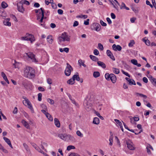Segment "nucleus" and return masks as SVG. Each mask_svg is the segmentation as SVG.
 Masks as SVG:
<instances>
[{
    "instance_id": "nucleus-1",
    "label": "nucleus",
    "mask_w": 156,
    "mask_h": 156,
    "mask_svg": "<svg viewBox=\"0 0 156 156\" xmlns=\"http://www.w3.org/2000/svg\"><path fill=\"white\" fill-rule=\"evenodd\" d=\"M24 75L25 77L32 78L35 76L34 70L31 67H27L24 70Z\"/></svg>"
},
{
    "instance_id": "nucleus-2",
    "label": "nucleus",
    "mask_w": 156,
    "mask_h": 156,
    "mask_svg": "<svg viewBox=\"0 0 156 156\" xmlns=\"http://www.w3.org/2000/svg\"><path fill=\"white\" fill-rule=\"evenodd\" d=\"M105 77L108 80H111L113 83H115L116 81V77L114 74L111 73L110 74L108 73H106L105 75Z\"/></svg>"
},
{
    "instance_id": "nucleus-3",
    "label": "nucleus",
    "mask_w": 156,
    "mask_h": 156,
    "mask_svg": "<svg viewBox=\"0 0 156 156\" xmlns=\"http://www.w3.org/2000/svg\"><path fill=\"white\" fill-rule=\"evenodd\" d=\"M23 103L24 105L26 106H28V108L31 110L32 112L33 113L34 112V109L32 105L28 99L24 100L23 101Z\"/></svg>"
},
{
    "instance_id": "nucleus-4",
    "label": "nucleus",
    "mask_w": 156,
    "mask_h": 156,
    "mask_svg": "<svg viewBox=\"0 0 156 156\" xmlns=\"http://www.w3.org/2000/svg\"><path fill=\"white\" fill-rule=\"evenodd\" d=\"M67 66L65 71V73L66 76H69L71 74V72L73 70L72 66L68 63L66 64Z\"/></svg>"
},
{
    "instance_id": "nucleus-5",
    "label": "nucleus",
    "mask_w": 156,
    "mask_h": 156,
    "mask_svg": "<svg viewBox=\"0 0 156 156\" xmlns=\"http://www.w3.org/2000/svg\"><path fill=\"white\" fill-rule=\"evenodd\" d=\"M27 36L22 37L21 39L22 40L30 41L31 42L34 41V36L31 34H27Z\"/></svg>"
},
{
    "instance_id": "nucleus-6",
    "label": "nucleus",
    "mask_w": 156,
    "mask_h": 156,
    "mask_svg": "<svg viewBox=\"0 0 156 156\" xmlns=\"http://www.w3.org/2000/svg\"><path fill=\"white\" fill-rule=\"evenodd\" d=\"M84 106L86 109L87 111H89L91 108V104L90 102V101L85 100L84 102Z\"/></svg>"
},
{
    "instance_id": "nucleus-7",
    "label": "nucleus",
    "mask_w": 156,
    "mask_h": 156,
    "mask_svg": "<svg viewBox=\"0 0 156 156\" xmlns=\"http://www.w3.org/2000/svg\"><path fill=\"white\" fill-rule=\"evenodd\" d=\"M126 143L127 145L128 148L130 150H135V147L133 146V143L131 140L127 139L126 140Z\"/></svg>"
},
{
    "instance_id": "nucleus-8",
    "label": "nucleus",
    "mask_w": 156,
    "mask_h": 156,
    "mask_svg": "<svg viewBox=\"0 0 156 156\" xmlns=\"http://www.w3.org/2000/svg\"><path fill=\"white\" fill-rule=\"evenodd\" d=\"M22 84L24 87L27 89H30L32 87L31 83L27 81H24Z\"/></svg>"
},
{
    "instance_id": "nucleus-9",
    "label": "nucleus",
    "mask_w": 156,
    "mask_h": 156,
    "mask_svg": "<svg viewBox=\"0 0 156 156\" xmlns=\"http://www.w3.org/2000/svg\"><path fill=\"white\" fill-rule=\"evenodd\" d=\"M26 54L29 58H30L32 61L34 62H36V59L35 58L34 55L33 53L31 52H29L27 53H26Z\"/></svg>"
},
{
    "instance_id": "nucleus-10",
    "label": "nucleus",
    "mask_w": 156,
    "mask_h": 156,
    "mask_svg": "<svg viewBox=\"0 0 156 156\" xmlns=\"http://www.w3.org/2000/svg\"><path fill=\"white\" fill-rule=\"evenodd\" d=\"M61 36L62 38V41H69L70 40L69 37H68V35L65 32L62 34Z\"/></svg>"
},
{
    "instance_id": "nucleus-11",
    "label": "nucleus",
    "mask_w": 156,
    "mask_h": 156,
    "mask_svg": "<svg viewBox=\"0 0 156 156\" xmlns=\"http://www.w3.org/2000/svg\"><path fill=\"white\" fill-rule=\"evenodd\" d=\"M17 6L18 11L23 13L24 11V9L23 8V5L20 2L17 4Z\"/></svg>"
},
{
    "instance_id": "nucleus-12",
    "label": "nucleus",
    "mask_w": 156,
    "mask_h": 156,
    "mask_svg": "<svg viewBox=\"0 0 156 156\" xmlns=\"http://www.w3.org/2000/svg\"><path fill=\"white\" fill-rule=\"evenodd\" d=\"M106 53L107 55L109 57V58L111 59L112 60L115 61V58L112 53L111 51L109 50H108L106 51Z\"/></svg>"
},
{
    "instance_id": "nucleus-13",
    "label": "nucleus",
    "mask_w": 156,
    "mask_h": 156,
    "mask_svg": "<svg viewBox=\"0 0 156 156\" xmlns=\"http://www.w3.org/2000/svg\"><path fill=\"white\" fill-rule=\"evenodd\" d=\"M113 49L115 51H120L122 49V47L119 45H116L115 44H113L112 46Z\"/></svg>"
},
{
    "instance_id": "nucleus-14",
    "label": "nucleus",
    "mask_w": 156,
    "mask_h": 156,
    "mask_svg": "<svg viewBox=\"0 0 156 156\" xmlns=\"http://www.w3.org/2000/svg\"><path fill=\"white\" fill-rule=\"evenodd\" d=\"M40 9H41L40 10H41V12H40V11L39 12V13L37 14V20H39L40 19L41 17L42 16V13H43V15H44V9L42 8H41Z\"/></svg>"
},
{
    "instance_id": "nucleus-15",
    "label": "nucleus",
    "mask_w": 156,
    "mask_h": 156,
    "mask_svg": "<svg viewBox=\"0 0 156 156\" xmlns=\"http://www.w3.org/2000/svg\"><path fill=\"white\" fill-rule=\"evenodd\" d=\"M32 146L37 151L41 153H42L43 151H42L41 149L36 144L34 143H31Z\"/></svg>"
},
{
    "instance_id": "nucleus-16",
    "label": "nucleus",
    "mask_w": 156,
    "mask_h": 156,
    "mask_svg": "<svg viewBox=\"0 0 156 156\" xmlns=\"http://www.w3.org/2000/svg\"><path fill=\"white\" fill-rule=\"evenodd\" d=\"M58 137L60 139L65 140L67 141V134H60L58 135Z\"/></svg>"
},
{
    "instance_id": "nucleus-17",
    "label": "nucleus",
    "mask_w": 156,
    "mask_h": 156,
    "mask_svg": "<svg viewBox=\"0 0 156 156\" xmlns=\"http://www.w3.org/2000/svg\"><path fill=\"white\" fill-rule=\"evenodd\" d=\"M93 26H95L96 27L94 28L95 30L97 31H99L100 30L101 28L100 25L98 23H94L93 24Z\"/></svg>"
},
{
    "instance_id": "nucleus-18",
    "label": "nucleus",
    "mask_w": 156,
    "mask_h": 156,
    "mask_svg": "<svg viewBox=\"0 0 156 156\" xmlns=\"http://www.w3.org/2000/svg\"><path fill=\"white\" fill-rule=\"evenodd\" d=\"M54 122L55 125L58 128H59L60 126V122L58 119L56 118H55L54 119Z\"/></svg>"
},
{
    "instance_id": "nucleus-19",
    "label": "nucleus",
    "mask_w": 156,
    "mask_h": 156,
    "mask_svg": "<svg viewBox=\"0 0 156 156\" xmlns=\"http://www.w3.org/2000/svg\"><path fill=\"white\" fill-rule=\"evenodd\" d=\"M1 76L3 78V79L5 80L9 84V81L8 80L7 77L5 74L3 72H2L1 73Z\"/></svg>"
},
{
    "instance_id": "nucleus-20",
    "label": "nucleus",
    "mask_w": 156,
    "mask_h": 156,
    "mask_svg": "<svg viewBox=\"0 0 156 156\" xmlns=\"http://www.w3.org/2000/svg\"><path fill=\"white\" fill-rule=\"evenodd\" d=\"M97 64L98 66L101 67L103 69H105L106 67L105 64L103 62L100 61H98Z\"/></svg>"
},
{
    "instance_id": "nucleus-21",
    "label": "nucleus",
    "mask_w": 156,
    "mask_h": 156,
    "mask_svg": "<svg viewBox=\"0 0 156 156\" xmlns=\"http://www.w3.org/2000/svg\"><path fill=\"white\" fill-rule=\"evenodd\" d=\"M151 79H150V81L153 84V85L156 87V79L151 77Z\"/></svg>"
},
{
    "instance_id": "nucleus-22",
    "label": "nucleus",
    "mask_w": 156,
    "mask_h": 156,
    "mask_svg": "<svg viewBox=\"0 0 156 156\" xmlns=\"http://www.w3.org/2000/svg\"><path fill=\"white\" fill-rule=\"evenodd\" d=\"M48 42L50 44H51L53 42V39L51 36H48L47 38Z\"/></svg>"
},
{
    "instance_id": "nucleus-23",
    "label": "nucleus",
    "mask_w": 156,
    "mask_h": 156,
    "mask_svg": "<svg viewBox=\"0 0 156 156\" xmlns=\"http://www.w3.org/2000/svg\"><path fill=\"white\" fill-rule=\"evenodd\" d=\"M21 122L23 124L24 126L27 129L29 128V126L28 124L24 120H22Z\"/></svg>"
},
{
    "instance_id": "nucleus-24",
    "label": "nucleus",
    "mask_w": 156,
    "mask_h": 156,
    "mask_svg": "<svg viewBox=\"0 0 156 156\" xmlns=\"http://www.w3.org/2000/svg\"><path fill=\"white\" fill-rule=\"evenodd\" d=\"M93 123L98 125L99 123V119L98 117H95L94 119Z\"/></svg>"
},
{
    "instance_id": "nucleus-25",
    "label": "nucleus",
    "mask_w": 156,
    "mask_h": 156,
    "mask_svg": "<svg viewBox=\"0 0 156 156\" xmlns=\"http://www.w3.org/2000/svg\"><path fill=\"white\" fill-rule=\"evenodd\" d=\"M89 57L90 59L96 62L98 60V58L95 56L90 55Z\"/></svg>"
},
{
    "instance_id": "nucleus-26",
    "label": "nucleus",
    "mask_w": 156,
    "mask_h": 156,
    "mask_svg": "<svg viewBox=\"0 0 156 156\" xmlns=\"http://www.w3.org/2000/svg\"><path fill=\"white\" fill-rule=\"evenodd\" d=\"M67 83L69 84L72 85L75 83V81L73 78H71L67 81Z\"/></svg>"
},
{
    "instance_id": "nucleus-27",
    "label": "nucleus",
    "mask_w": 156,
    "mask_h": 156,
    "mask_svg": "<svg viewBox=\"0 0 156 156\" xmlns=\"http://www.w3.org/2000/svg\"><path fill=\"white\" fill-rule=\"evenodd\" d=\"M47 118L50 121H52L53 120V118L51 115L49 113H46V116Z\"/></svg>"
},
{
    "instance_id": "nucleus-28",
    "label": "nucleus",
    "mask_w": 156,
    "mask_h": 156,
    "mask_svg": "<svg viewBox=\"0 0 156 156\" xmlns=\"http://www.w3.org/2000/svg\"><path fill=\"white\" fill-rule=\"evenodd\" d=\"M93 76L95 78H97L100 76V73L98 72H94L93 73Z\"/></svg>"
},
{
    "instance_id": "nucleus-29",
    "label": "nucleus",
    "mask_w": 156,
    "mask_h": 156,
    "mask_svg": "<svg viewBox=\"0 0 156 156\" xmlns=\"http://www.w3.org/2000/svg\"><path fill=\"white\" fill-rule=\"evenodd\" d=\"M3 23L4 25L8 26H10L11 25V23L10 22L8 21H6V20H4L3 22Z\"/></svg>"
},
{
    "instance_id": "nucleus-30",
    "label": "nucleus",
    "mask_w": 156,
    "mask_h": 156,
    "mask_svg": "<svg viewBox=\"0 0 156 156\" xmlns=\"http://www.w3.org/2000/svg\"><path fill=\"white\" fill-rule=\"evenodd\" d=\"M136 94L137 96H140L143 97L144 99H146L147 98V96L145 95H144L142 94L139 93H136Z\"/></svg>"
},
{
    "instance_id": "nucleus-31",
    "label": "nucleus",
    "mask_w": 156,
    "mask_h": 156,
    "mask_svg": "<svg viewBox=\"0 0 156 156\" xmlns=\"http://www.w3.org/2000/svg\"><path fill=\"white\" fill-rule=\"evenodd\" d=\"M21 4H24L27 5H30L29 2L26 0H22L20 2Z\"/></svg>"
},
{
    "instance_id": "nucleus-32",
    "label": "nucleus",
    "mask_w": 156,
    "mask_h": 156,
    "mask_svg": "<svg viewBox=\"0 0 156 156\" xmlns=\"http://www.w3.org/2000/svg\"><path fill=\"white\" fill-rule=\"evenodd\" d=\"M128 82H129V84L130 85H136V84L135 81L132 79H130Z\"/></svg>"
},
{
    "instance_id": "nucleus-33",
    "label": "nucleus",
    "mask_w": 156,
    "mask_h": 156,
    "mask_svg": "<svg viewBox=\"0 0 156 156\" xmlns=\"http://www.w3.org/2000/svg\"><path fill=\"white\" fill-rule=\"evenodd\" d=\"M0 16H2L3 19H4L6 16V14L5 12L3 11L2 12H0Z\"/></svg>"
},
{
    "instance_id": "nucleus-34",
    "label": "nucleus",
    "mask_w": 156,
    "mask_h": 156,
    "mask_svg": "<svg viewBox=\"0 0 156 156\" xmlns=\"http://www.w3.org/2000/svg\"><path fill=\"white\" fill-rule=\"evenodd\" d=\"M1 6L3 8L5 9L8 7V5L5 2H2L1 3Z\"/></svg>"
},
{
    "instance_id": "nucleus-35",
    "label": "nucleus",
    "mask_w": 156,
    "mask_h": 156,
    "mask_svg": "<svg viewBox=\"0 0 156 156\" xmlns=\"http://www.w3.org/2000/svg\"><path fill=\"white\" fill-rule=\"evenodd\" d=\"M78 62L79 65H80V66H81V65L83 66L84 67H85L86 66V65H85L84 63V62H83L82 61L81 59H80L78 61Z\"/></svg>"
},
{
    "instance_id": "nucleus-36",
    "label": "nucleus",
    "mask_w": 156,
    "mask_h": 156,
    "mask_svg": "<svg viewBox=\"0 0 156 156\" xmlns=\"http://www.w3.org/2000/svg\"><path fill=\"white\" fill-rule=\"evenodd\" d=\"M112 70L113 72L116 74H118L119 73V69L117 68H112Z\"/></svg>"
},
{
    "instance_id": "nucleus-37",
    "label": "nucleus",
    "mask_w": 156,
    "mask_h": 156,
    "mask_svg": "<svg viewBox=\"0 0 156 156\" xmlns=\"http://www.w3.org/2000/svg\"><path fill=\"white\" fill-rule=\"evenodd\" d=\"M23 146L27 151H30V150L29 148L28 145L27 144L25 143H24L23 144Z\"/></svg>"
},
{
    "instance_id": "nucleus-38",
    "label": "nucleus",
    "mask_w": 156,
    "mask_h": 156,
    "mask_svg": "<svg viewBox=\"0 0 156 156\" xmlns=\"http://www.w3.org/2000/svg\"><path fill=\"white\" fill-rule=\"evenodd\" d=\"M67 141H68L69 140L73 141L74 140V138L73 137L70 135H67Z\"/></svg>"
},
{
    "instance_id": "nucleus-39",
    "label": "nucleus",
    "mask_w": 156,
    "mask_h": 156,
    "mask_svg": "<svg viewBox=\"0 0 156 156\" xmlns=\"http://www.w3.org/2000/svg\"><path fill=\"white\" fill-rule=\"evenodd\" d=\"M143 41L146 44L147 46H149L150 45V41L148 39L146 40L144 38L143 39Z\"/></svg>"
},
{
    "instance_id": "nucleus-40",
    "label": "nucleus",
    "mask_w": 156,
    "mask_h": 156,
    "mask_svg": "<svg viewBox=\"0 0 156 156\" xmlns=\"http://www.w3.org/2000/svg\"><path fill=\"white\" fill-rule=\"evenodd\" d=\"M3 139L5 141V142L9 145V144H10L11 143V142L10 140L6 138V137H3Z\"/></svg>"
},
{
    "instance_id": "nucleus-41",
    "label": "nucleus",
    "mask_w": 156,
    "mask_h": 156,
    "mask_svg": "<svg viewBox=\"0 0 156 156\" xmlns=\"http://www.w3.org/2000/svg\"><path fill=\"white\" fill-rule=\"evenodd\" d=\"M109 141L110 142L109 145L110 146L112 145V143L113 142V137L112 136V135H111V136L110 137Z\"/></svg>"
},
{
    "instance_id": "nucleus-42",
    "label": "nucleus",
    "mask_w": 156,
    "mask_h": 156,
    "mask_svg": "<svg viewBox=\"0 0 156 156\" xmlns=\"http://www.w3.org/2000/svg\"><path fill=\"white\" fill-rule=\"evenodd\" d=\"M0 149L2 150V151L5 153H7L8 151L7 150L5 149L0 144Z\"/></svg>"
},
{
    "instance_id": "nucleus-43",
    "label": "nucleus",
    "mask_w": 156,
    "mask_h": 156,
    "mask_svg": "<svg viewBox=\"0 0 156 156\" xmlns=\"http://www.w3.org/2000/svg\"><path fill=\"white\" fill-rule=\"evenodd\" d=\"M135 42L134 40H131L130 42L129 43L128 46L129 47H132L135 44Z\"/></svg>"
},
{
    "instance_id": "nucleus-44",
    "label": "nucleus",
    "mask_w": 156,
    "mask_h": 156,
    "mask_svg": "<svg viewBox=\"0 0 156 156\" xmlns=\"http://www.w3.org/2000/svg\"><path fill=\"white\" fill-rule=\"evenodd\" d=\"M75 147L72 145L68 146L67 148V151H69L71 149H75Z\"/></svg>"
},
{
    "instance_id": "nucleus-45",
    "label": "nucleus",
    "mask_w": 156,
    "mask_h": 156,
    "mask_svg": "<svg viewBox=\"0 0 156 156\" xmlns=\"http://www.w3.org/2000/svg\"><path fill=\"white\" fill-rule=\"evenodd\" d=\"M47 101L51 105H53L54 103V101L52 99L50 98L47 99Z\"/></svg>"
},
{
    "instance_id": "nucleus-46",
    "label": "nucleus",
    "mask_w": 156,
    "mask_h": 156,
    "mask_svg": "<svg viewBox=\"0 0 156 156\" xmlns=\"http://www.w3.org/2000/svg\"><path fill=\"white\" fill-rule=\"evenodd\" d=\"M98 47L100 50L102 51L104 49V47H103V46L102 44L101 43H98Z\"/></svg>"
},
{
    "instance_id": "nucleus-47",
    "label": "nucleus",
    "mask_w": 156,
    "mask_h": 156,
    "mask_svg": "<svg viewBox=\"0 0 156 156\" xmlns=\"http://www.w3.org/2000/svg\"><path fill=\"white\" fill-rule=\"evenodd\" d=\"M131 62L132 64L135 65H136L137 63V60L135 59H132L131 61Z\"/></svg>"
},
{
    "instance_id": "nucleus-48",
    "label": "nucleus",
    "mask_w": 156,
    "mask_h": 156,
    "mask_svg": "<svg viewBox=\"0 0 156 156\" xmlns=\"http://www.w3.org/2000/svg\"><path fill=\"white\" fill-rule=\"evenodd\" d=\"M76 134L78 136H80V137H83V134L79 130L77 131Z\"/></svg>"
},
{
    "instance_id": "nucleus-49",
    "label": "nucleus",
    "mask_w": 156,
    "mask_h": 156,
    "mask_svg": "<svg viewBox=\"0 0 156 156\" xmlns=\"http://www.w3.org/2000/svg\"><path fill=\"white\" fill-rule=\"evenodd\" d=\"M42 94L41 93H39L38 94V100L39 101H41L42 100Z\"/></svg>"
},
{
    "instance_id": "nucleus-50",
    "label": "nucleus",
    "mask_w": 156,
    "mask_h": 156,
    "mask_svg": "<svg viewBox=\"0 0 156 156\" xmlns=\"http://www.w3.org/2000/svg\"><path fill=\"white\" fill-rule=\"evenodd\" d=\"M94 54L95 55H97L99 54V52L97 49H95L94 51Z\"/></svg>"
},
{
    "instance_id": "nucleus-51",
    "label": "nucleus",
    "mask_w": 156,
    "mask_h": 156,
    "mask_svg": "<svg viewBox=\"0 0 156 156\" xmlns=\"http://www.w3.org/2000/svg\"><path fill=\"white\" fill-rule=\"evenodd\" d=\"M122 73L125 74V75H126V76H128V77H130V75L128 74V73H127V72H125L124 70H122Z\"/></svg>"
},
{
    "instance_id": "nucleus-52",
    "label": "nucleus",
    "mask_w": 156,
    "mask_h": 156,
    "mask_svg": "<svg viewBox=\"0 0 156 156\" xmlns=\"http://www.w3.org/2000/svg\"><path fill=\"white\" fill-rule=\"evenodd\" d=\"M15 63L13 64V66H14V68H17L18 67V63L16 62L15 60H14Z\"/></svg>"
},
{
    "instance_id": "nucleus-53",
    "label": "nucleus",
    "mask_w": 156,
    "mask_h": 156,
    "mask_svg": "<svg viewBox=\"0 0 156 156\" xmlns=\"http://www.w3.org/2000/svg\"><path fill=\"white\" fill-rule=\"evenodd\" d=\"M120 6V8L121 9H124L125 7L126 6L124 2H122L121 5Z\"/></svg>"
},
{
    "instance_id": "nucleus-54",
    "label": "nucleus",
    "mask_w": 156,
    "mask_h": 156,
    "mask_svg": "<svg viewBox=\"0 0 156 156\" xmlns=\"http://www.w3.org/2000/svg\"><path fill=\"white\" fill-rule=\"evenodd\" d=\"M100 23L101 25L103 26H106L107 25V24L106 23L104 22L102 20H100Z\"/></svg>"
},
{
    "instance_id": "nucleus-55",
    "label": "nucleus",
    "mask_w": 156,
    "mask_h": 156,
    "mask_svg": "<svg viewBox=\"0 0 156 156\" xmlns=\"http://www.w3.org/2000/svg\"><path fill=\"white\" fill-rule=\"evenodd\" d=\"M146 4L147 5H149L151 8H153V5L150 3V2L149 1L147 0L146 1Z\"/></svg>"
},
{
    "instance_id": "nucleus-56",
    "label": "nucleus",
    "mask_w": 156,
    "mask_h": 156,
    "mask_svg": "<svg viewBox=\"0 0 156 156\" xmlns=\"http://www.w3.org/2000/svg\"><path fill=\"white\" fill-rule=\"evenodd\" d=\"M78 25H79L78 22L77 21H74V23H73V27H76V26H78Z\"/></svg>"
},
{
    "instance_id": "nucleus-57",
    "label": "nucleus",
    "mask_w": 156,
    "mask_h": 156,
    "mask_svg": "<svg viewBox=\"0 0 156 156\" xmlns=\"http://www.w3.org/2000/svg\"><path fill=\"white\" fill-rule=\"evenodd\" d=\"M89 19H87L86 21H85L84 22V24L86 25H87L89 24Z\"/></svg>"
},
{
    "instance_id": "nucleus-58",
    "label": "nucleus",
    "mask_w": 156,
    "mask_h": 156,
    "mask_svg": "<svg viewBox=\"0 0 156 156\" xmlns=\"http://www.w3.org/2000/svg\"><path fill=\"white\" fill-rule=\"evenodd\" d=\"M51 6L54 9H56L57 8L56 4L54 3L51 4Z\"/></svg>"
},
{
    "instance_id": "nucleus-59",
    "label": "nucleus",
    "mask_w": 156,
    "mask_h": 156,
    "mask_svg": "<svg viewBox=\"0 0 156 156\" xmlns=\"http://www.w3.org/2000/svg\"><path fill=\"white\" fill-rule=\"evenodd\" d=\"M106 20L109 24H110L112 23V22L111 20L109 17L106 18Z\"/></svg>"
},
{
    "instance_id": "nucleus-60",
    "label": "nucleus",
    "mask_w": 156,
    "mask_h": 156,
    "mask_svg": "<svg viewBox=\"0 0 156 156\" xmlns=\"http://www.w3.org/2000/svg\"><path fill=\"white\" fill-rule=\"evenodd\" d=\"M143 81L145 83H147L148 82V80L146 77H144L143 78Z\"/></svg>"
},
{
    "instance_id": "nucleus-61",
    "label": "nucleus",
    "mask_w": 156,
    "mask_h": 156,
    "mask_svg": "<svg viewBox=\"0 0 156 156\" xmlns=\"http://www.w3.org/2000/svg\"><path fill=\"white\" fill-rule=\"evenodd\" d=\"M58 13L60 15H62L63 13V11L61 9H59L58 10Z\"/></svg>"
},
{
    "instance_id": "nucleus-62",
    "label": "nucleus",
    "mask_w": 156,
    "mask_h": 156,
    "mask_svg": "<svg viewBox=\"0 0 156 156\" xmlns=\"http://www.w3.org/2000/svg\"><path fill=\"white\" fill-rule=\"evenodd\" d=\"M152 2L153 6H154L155 9H156V3H155V0H152Z\"/></svg>"
},
{
    "instance_id": "nucleus-63",
    "label": "nucleus",
    "mask_w": 156,
    "mask_h": 156,
    "mask_svg": "<svg viewBox=\"0 0 156 156\" xmlns=\"http://www.w3.org/2000/svg\"><path fill=\"white\" fill-rule=\"evenodd\" d=\"M111 18L112 19H115L116 18V16L113 13H111Z\"/></svg>"
},
{
    "instance_id": "nucleus-64",
    "label": "nucleus",
    "mask_w": 156,
    "mask_h": 156,
    "mask_svg": "<svg viewBox=\"0 0 156 156\" xmlns=\"http://www.w3.org/2000/svg\"><path fill=\"white\" fill-rule=\"evenodd\" d=\"M77 155L78 154L77 153H72L69 155V156H77Z\"/></svg>"
}]
</instances>
